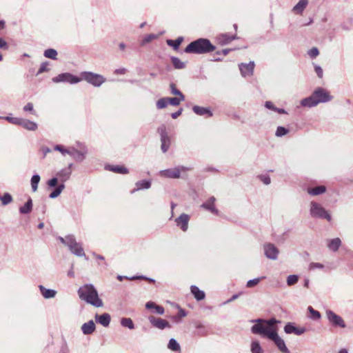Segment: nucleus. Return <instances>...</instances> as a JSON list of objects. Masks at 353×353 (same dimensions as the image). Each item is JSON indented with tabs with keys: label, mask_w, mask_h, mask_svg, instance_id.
I'll list each match as a JSON object with an SVG mask.
<instances>
[{
	"label": "nucleus",
	"mask_w": 353,
	"mask_h": 353,
	"mask_svg": "<svg viewBox=\"0 0 353 353\" xmlns=\"http://www.w3.org/2000/svg\"><path fill=\"white\" fill-rule=\"evenodd\" d=\"M168 104V97L161 98L156 103L157 109H163L167 107Z\"/></svg>",
	"instance_id": "de8ad7c7"
},
{
	"label": "nucleus",
	"mask_w": 353,
	"mask_h": 353,
	"mask_svg": "<svg viewBox=\"0 0 353 353\" xmlns=\"http://www.w3.org/2000/svg\"><path fill=\"white\" fill-rule=\"evenodd\" d=\"M48 62H43L40 65V68L37 73V75H39L44 72H46L48 70Z\"/></svg>",
	"instance_id": "338daca9"
},
{
	"label": "nucleus",
	"mask_w": 353,
	"mask_h": 353,
	"mask_svg": "<svg viewBox=\"0 0 353 353\" xmlns=\"http://www.w3.org/2000/svg\"><path fill=\"white\" fill-rule=\"evenodd\" d=\"M299 281V276L296 274H291L287 277V285L292 286L295 285Z\"/></svg>",
	"instance_id": "09e8293b"
},
{
	"label": "nucleus",
	"mask_w": 353,
	"mask_h": 353,
	"mask_svg": "<svg viewBox=\"0 0 353 353\" xmlns=\"http://www.w3.org/2000/svg\"><path fill=\"white\" fill-rule=\"evenodd\" d=\"M136 188L132 191V193H134L136 191H139L143 189L148 190L151 187V181L150 180H141L138 181L135 183Z\"/></svg>",
	"instance_id": "c756f323"
},
{
	"label": "nucleus",
	"mask_w": 353,
	"mask_h": 353,
	"mask_svg": "<svg viewBox=\"0 0 353 353\" xmlns=\"http://www.w3.org/2000/svg\"><path fill=\"white\" fill-rule=\"evenodd\" d=\"M23 110L24 112H30L32 114H35L33 104L30 102L24 105Z\"/></svg>",
	"instance_id": "680f3d73"
},
{
	"label": "nucleus",
	"mask_w": 353,
	"mask_h": 353,
	"mask_svg": "<svg viewBox=\"0 0 353 353\" xmlns=\"http://www.w3.org/2000/svg\"><path fill=\"white\" fill-rule=\"evenodd\" d=\"M126 279H129V280H135V279H145V280H147L150 283H154L155 282V280L154 279H152V278H148L147 276H133L132 277H125Z\"/></svg>",
	"instance_id": "bf43d9fd"
},
{
	"label": "nucleus",
	"mask_w": 353,
	"mask_h": 353,
	"mask_svg": "<svg viewBox=\"0 0 353 353\" xmlns=\"http://www.w3.org/2000/svg\"><path fill=\"white\" fill-rule=\"evenodd\" d=\"M265 276L254 278L253 279H250L247 281L246 287L247 288H253L255 285H258L261 280L265 279Z\"/></svg>",
	"instance_id": "3c124183"
},
{
	"label": "nucleus",
	"mask_w": 353,
	"mask_h": 353,
	"mask_svg": "<svg viewBox=\"0 0 353 353\" xmlns=\"http://www.w3.org/2000/svg\"><path fill=\"white\" fill-rule=\"evenodd\" d=\"M168 103H170V105H174V106H177L180 104V103L181 101H183L185 100V97H183V98H182V99H181V97H172V98L168 97Z\"/></svg>",
	"instance_id": "49530a36"
},
{
	"label": "nucleus",
	"mask_w": 353,
	"mask_h": 353,
	"mask_svg": "<svg viewBox=\"0 0 353 353\" xmlns=\"http://www.w3.org/2000/svg\"><path fill=\"white\" fill-rule=\"evenodd\" d=\"M314 71L316 73L319 78L321 79L323 76V71L322 68L316 64H314Z\"/></svg>",
	"instance_id": "e2e57ef3"
},
{
	"label": "nucleus",
	"mask_w": 353,
	"mask_h": 353,
	"mask_svg": "<svg viewBox=\"0 0 353 353\" xmlns=\"http://www.w3.org/2000/svg\"><path fill=\"white\" fill-rule=\"evenodd\" d=\"M73 163H70L68 167L64 168L57 172L56 175L59 178L61 183H63L70 179L72 174V168Z\"/></svg>",
	"instance_id": "dca6fc26"
},
{
	"label": "nucleus",
	"mask_w": 353,
	"mask_h": 353,
	"mask_svg": "<svg viewBox=\"0 0 353 353\" xmlns=\"http://www.w3.org/2000/svg\"><path fill=\"white\" fill-rule=\"evenodd\" d=\"M251 352L252 353H263V350L259 341H254L251 343Z\"/></svg>",
	"instance_id": "a18cd8bd"
},
{
	"label": "nucleus",
	"mask_w": 353,
	"mask_h": 353,
	"mask_svg": "<svg viewBox=\"0 0 353 353\" xmlns=\"http://www.w3.org/2000/svg\"><path fill=\"white\" fill-rule=\"evenodd\" d=\"M215 47L208 39H199L187 46L184 51L186 53L205 54L213 51Z\"/></svg>",
	"instance_id": "7ed1b4c3"
},
{
	"label": "nucleus",
	"mask_w": 353,
	"mask_h": 353,
	"mask_svg": "<svg viewBox=\"0 0 353 353\" xmlns=\"http://www.w3.org/2000/svg\"><path fill=\"white\" fill-rule=\"evenodd\" d=\"M259 177L265 185H269L271 183L270 177L268 174H261Z\"/></svg>",
	"instance_id": "0e129e2a"
},
{
	"label": "nucleus",
	"mask_w": 353,
	"mask_h": 353,
	"mask_svg": "<svg viewBox=\"0 0 353 353\" xmlns=\"http://www.w3.org/2000/svg\"><path fill=\"white\" fill-rule=\"evenodd\" d=\"M68 248L72 254L78 257H84L86 261L88 260V258L85 254L81 243L77 242L74 236H73L70 240Z\"/></svg>",
	"instance_id": "6e6552de"
},
{
	"label": "nucleus",
	"mask_w": 353,
	"mask_h": 353,
	"mask_svg": "<svg viewBox=\"0 0 353 353\" xmlns=\"http://www.w3.org/2000/svg\"><path fill=\"white\" fill-rule=\"evenodd\" d=\"M65 184L59 183L55 189L49 194V198L55 199L58 197L65 189Z\"/></svg>",
	"instance_id": "72a5a7b5"
},
{
	"label": "nucleus",
	"mask_w": 353,
	"mask_h": 353,
	"mask_svg": "<svg viewBox=\"0 0 353 353\" xmlns=\"http://www.w3.org/2000/svg\"><path fill=\"white\" fill-rule=\"evenodd\" d=\"M54 83H68L70 84H76L81 81L80 77L75 76L70 72H64L58 74L52 78Z\"/></svg>",
	"instance_id": "0eeeda50"
},
{
	"label": "nucleus",
	"mask_w": 353,
	"mask_h": 353,
	"mask_svg": "<svg viewBox=\"0 0 353 353\" xmlns=\"http://www.w3.org/2000/svg\"><path fill=\"white\" fill-rule=\"evenodd\" d=\"M307 192L312 196H317L326 192V188L324 185H319L315 188H307Z\"/></svg>",
	"instance_id": "2f4dec72"
},
{
	"label": "nucleus",
	"mask_w": 353,
	"mask_h": 353,
	"mask_svg": "<svg viewBox=\"0 0 353 353\" xmlns=\"http://www.w3.org/2000/svg\"><path fill=\"white\" fill-rule=\"evenodd\" d=\"M307 310L310 314V318L311 319L316 321L321 318V313L319 311L314 310L312 306H309L307 307Z\"/></svg>",
	"instance_id": "a19ab883"
},
{
	"label": "nucleus",
	"mask_w": 353,
	"mask_h": 353,
	"mask_svg": "<svg viewBox=\"0 0 353 353\" xmlns=\"http://www.w3.org/2000/svg\"><path fill=\"white\" fill-rule=\"evenodd\" d=\"M312 94H314L316 101H318V104L330 101L333 98L326 89L321 87L316 88Z\"/></svg>",
	"instance_id": "f8f14e48"
},
{
	"label": "nucleus",
	"mask_w": 353,
	"mask_h": 353,
	"mask_svg": "<svg viewBox=\"0 0 353 353\" xmlns=\"http://www.w3.org/2000/svg\"><path fill=\"white\" fill-rule=\"evenodd\" d=\"M264 255L270 260H277L279 254V248L272 243H265L263 245Z\"/></svg>",
	"instance_id": "9b49d317"
},
{
	"label": "nucleus",
	"mask_w": 353,
	"mask_h": 353,
	"mask_svg": "<svg viewBox=\"0 0 353 353\" xmlns=\"http://www.w3.org/2000/svg\"><path fill=\"white\" fill-rule=\"evenodd\" d=\"M171 61L175 69H183L185 68V63L181 61L178 57H172Z\"/></svg>",
	"instance_id": "58836bf2"
},
{
	"label": "nucleus",
	"mask_w": 353,
	"mask_h": 353,
	"mask_svg": "<svg viewBox=\"0 0 353 353\" xmlns=\"http://www.w3.org/2000/svg\"><path fill=\"white\" fill-rule=\"evenodd\" d=\"M252 322H255L256 323L252 326L251 332L254 334H259L262 337L266 336L265 333L267 332H277V327L275 325L281 323L280 321L274 318L270 319H257L252 320Z\"/></svg>",
	"instance_id": "f03ea898"
},
{
	"label": "nucleus",
	"mask_w": 353,
	"mask_h": 353,
	"mask_svg": "<svg viewBox=\"0 0 353 353\" xmlns=\"http://www.w3.org/2000/svg\"><path fill=\"white\" fill-rule=\"evenodd\" d=\"M148 320L151 325L159 330H164L165 328H171V325L170 323L163 319L157 318L154 316H150L148 317Z\"/></svg>",
	"instance_id": "2eb2a0df"
},
{
	"label": "nucleus",
	"mask_w": 353,
	"mask_h": 353,
	"mask_svg": "<svg viewBox=\"0 0 353 353\" xmlns=\"http://www.w3.org/2000/svg\"><path fill=\"white\" fill-rule=\"evenodd\" d=\"M88 149L84 145H81V150H78L74 147H70V156H71L77 162H82L86 157Z\"/></svg>",
	"instance_id": "ddd939ff"
},
{
	"label": "nucleus",
	"mask_w": 353,
	"mask_h": 353,
	"mask_svg": "<svg viewBox=\"0 0 353 353\" xmlns=\"http://www.w3.org/2000/svg\"><path fill=\"white\" fill-rule=\"evenodd\" d=\"M325 315L327 321L332 326L340 328H345L346 327L343 318L332 310H327L325 311Z\"/></svg>",
	"instance_id": "9d476101"
},
{
	"label": "nucleus",
	"mask_w": 353,
	"mask_h": 353,
	"mask_svg": "<svg viewBox=\"0 0 353 353\" xmlns=\"http://www.w3.org/2000/svg\"><path fill=\"white\" fill-rule=\"evenodd\" d=\"M39 288L42 296L46 299H52L55 297L57 294L56 290L52 289H48L42 285H39Z\"/></svg>",
	"instance_id": "393cba45"
},
{
	"label": "nucleus",
	"mask_w": 353,
	"mask_h": 353,
	"mask_svg": "<svg viewBox=\"0 0 353 353\" xmlns=\"http://www.w3.org/2000/svg\"><path fill=\"white\" fill-rule=\"evenodd\" d=\"M290 130L288 128L283 126H278L275 132V136L276 137H282L288 134Z\"/></svg>",
	"instance_id": "79ce46f5"
},
{
	"label": "nucleus",
	"mask_w": 353,
	"mask_h": 353,
	"mask_svg": "<svg viewBox=\"0 0 353 353\" xmlns=\"http://www.w3.org/2000/svg\"><path fill=\"white\" fill-rule=\"evenodd\" d=\"M187 316V312L185 310L179 308V312L176 315L172 316V319L176 323L181 322V319Z\"/></svg>",
	"instance_id": "37998d69"
},
{
	"label": "nucleus",
	"mask_w": 353,
	"mask_h": 353,
	"mask_svg": "<svg viewBox=\"0 0 353 353\" xmlns=\"http://www.w3.org/2000/svg\"><path fill=\"white\" fill-rule=\"evenodd\" d=\"M189 170L190 168L188 167L179 165L173 168L162 170L159 171V175L168 179H179L181 172H185Z\"/></svg>",
	"instance_id": "423d86ee"
},
{
	"label": "nucleus",
	"mask_w": 353,
	"mask_h": 353,
	"mask_svg": "<svg viewBox=\"0 0 353 353\" xmlns=\"http://www.w3.org/2000/svg\"><path fill=\"white\" fill-rule=\"evenodd\" d=\"M310 214L314 219H324L332 221L330 214L319 203L311 201L310 203Z\"/></svg>",
	"instance_id": "20e7f679"
},
{
	"label": "nucleus",
	"mask_w": 353,
	"mask_h": 353,
	"mask_svg": "<svg viewBox=\"0 0 353 353\" xmlns=\"http://www.w3.org/2000/svg\"><path fill=\"white\" fill-rule=\"evenodd\" d=\"M29 131H35L38 128L37 123L27 119L20 118L19 125Z\"/></svg>",
	"instance_id": "6ab92c4d"
},
{
	"label": "nucleus",
	"mask_w": 353,
	"mask_h": 353,
	"mask_svg": "<svg viewBox=\"0 0 353 353\" xmlns=\"http://www.w3.org/2000/svg\"><path fill=\"white\" fill-rule=\"evenodd\" d=\"M44 56L53 60L57 59V52L54 49L49 48L44 51Z\"/></svg>",
	"instance_id": "c03bdc74"
},
{
	"label": "nucleus",
	"mask_w": 353,
	"mask_h": 353,
	"mask_svg": "<svg viewBox=\"0 0 353 353\" xmlns=\"http://www.w3.org/2000/svg\"><path fill=\"white\" fill-rule=\"evenodd\" d=\"M319 51L316 48H312V49H310L308 51V54L312 58H315L316 57H317L319 55Z\"/></svg>",
	"instance_id": "774afa93"
},
{
	"label": "nucleus",
	"mask_w": 353,
	"mask_h": 353,
	"mask_svg": "<svg viewBox=\"0 0 353 353\" xmlns=\"http://www.w3.org/2000/svg\"><path fill=\"white\" fill-rule=\"evenodd\" d=\"M236 39V35H230L228 33L220 34L216 37V41L221 46L227 45Z\"/></svg>",
	"instance_id": "aec40b11"
},
{
	"label": "nucleus",
	"mask_w": 353,
	"mask_h": 353,
	"mask_svg": "<svg viewBox=\"0 0 353 353\" xmlns=\"http://www.w3.org/2000/svg\"><path fill=\"white\" fill-rule=\"evenodd\" d=\"M80 76L81 81L84 80L94 87H100L105 82V78L103 75L92 72H81Z\"/></svg>",
	"instance_id": "39448f33"
},
{
	"label": "nucleus",
	"mask_w": 353,
	"mask_h": 353,
	"mask_svg": "<svg viewBox=\"0 0 353 353\" xmlns=\"http://www.w3.org/2000/svg\"><path fill=\"white\" fill-rule=\"evenodd\" d=\"M216 199L214 196H211L206 202L203 203L201 207L210 211V212L218 214L219 210L214 206Z\"/></svg>",
	"instance_id": "412c9836"
},
{
	"label": "nucleus",
	"mask_w": 353,
	"mask_h": 353,
	"mask_svg": "<svg viewBox=\"0 0 353 353\" xmlns=\"http://www.w3.org/2000/svg\"><path fill=\"white\" fill-rule=\"evenodd\" d=\"M121 325L129 330H134L135 327L133 321L130 318H122L121 319Z\"/></svg>",
	"instance_id": "4c0bfd02"
},
{
	"label": "nucleus",
	"mask_w": 353,
	"mask_h": 353,
	"mask_svg": "<svg viewBox=\"0 0 353 353\" xmlns=\"http://www.w3.org/2000/svg\"><path fill=\"white\" fill-rule=\"evenodd\" d=\"M308 268L310 270H314L315 269L323 270L324 265L321 263L312 262L309 264Z\"/></svg>",
	"instance_id": "13d9d810"
},
{
	"label": "nucleus",
	"mask_w": 353,
	"mask_h": 353,
	"mask_svg": "<svg viewBox=\"0 0 353 353\" xmlns=\"http://www.w3.org/2000/svg\"><path fill=\"white\" fill-rule=\"evenodd\" d=\"M58 180H59V178L57 176V177H53V178H52V179H50V180L48 181L47 185L50 188L56 187L57 185V183H58Z\"/></svg>",
	"instance_id": "69168bd1"
},
{
	"label": "nucleus",
	"mask_w": 353,
	"mask_h": 353,
	"mask_svg": "<svg viewBox=\"0 0 353 353\" xmlns=\"http://www.w3.org/2000/svg\"><path fill=\"white\" fill-rule=\"evenodd\" d=\"M168 348L174 352H180L181 351V346H180L179 343L176 341V339H174L173 338L170 339L168 344Z\"/></svg>",
	"instance_id": "c9c22d12"
},
{
	"label": "nucleus",
	"mask_w": 353,
	"mask_h": 353,
	"mask_svg": "<svg viewBox=\"0 0 353 353\" xmlns=\"http://www.w3.org/2000/svg\"><path fill=\"white\" fill-rule=\"evenodd\" d=\"M32 210V201L31 198H29L27 202L24 204L23 206L19 208V212L21 214H28Z\"/></svg>",
	"instance_id": "473e14b6"
},
{
	"label": "nucleus",
	"mask_w": 353,
	"mask_h": 353,
	"mask_svg": "<svg viewBox=\"0 0 353 353\" xmlns=\"http://www.w3.org/2000/svg\"><path fill=\"white\" fill-rule=\"evenodd\" d=\"M81 300L84 301L94 307H100L103 305V301L99 297L98 292L92 284H85L77 291Z\"/></svg>",
	"instance_id": "f257e3e1"
},
{
	"label": "nucleus",
	"mask_w": 353,
	"mask_h": 353,
	"mask_svg": "<svg viewBox=\"0 0 353 353\" xmlns=\"http://www.w3.org/2000/svg\"><path fill=\"white\" fill-rule=\"evenodd\" d=\"M189 220V215L186 214H181L178 218L175 219V222L178 227H179L183 232H185L188 228Z\"/></svg>",
	"instance_id": "a211bd4d"
},
{
	"label": "nucleus",
	"mask_w": 353,
	"mask_h": 353,
	"mask_svg": "<svg viewBox=\"0 0 353 353\" xmlns=\"http://www.w3.org/2000/svg\"><path fill=\"white\" fill-rule=\"evenodd\" d=\"M41 177L39 174H34L30 180L31 188L33 192H36L38 189V185L40 181Z\"/></svg>",
	"instance_id": "ea45409f"
},
{
	"label": "nucleus",
	"mask_w": 353,
	"mask_h": 353,
	"mask_svg": "<svg viewBox=\"0 0 353 353\" xmlns=\"http://www.w3.org/2000/svg\"><path fill=\"white\" fill-rule=\"evenodd\" d=\"M161 149L163 153H165L170 148L171 141L170 137L161 138Z\"/></svg>",
	"instance_id": "f704fd0d"
},
{
	"label": "nucleus",
	"mask_w": 353,
	"mask_h": 353,
	"mask_svg": "<svg viewBox=\"0 0 353 353\" xmlns=\"http://www.w3.org/2000/svg\"><path fill=\"white\" fill-rule=\"evenodd\" d=\"M0 201L3 205H6L12 202V197L10 194L6 192L3 196H1Z\"/></svg>",
	"instance_id": "8fccbe9b"
},
{
	"label": "nucleus",
	"mask_w": 353,
	"mask_h": 353,
	"mask_svg": "<svg viewBox=\"0 0 353 353\" xmlns=\"http://www.w3.org/2000/svg\"><path fill=\"white\" fill-rule=\"evenodd\" d=\"M170 92L172 94L174 95H176L177 97H181V99L183 98V97H185L183 95V94L176 88L175 84L174 83H171L170 85Z\"/></svg>",
	"instance_id": "5fc2aeb1"
},
{
	"label": "nucleus",
	"mask_w": 353,
	"mask_h": 353,
	"mask_svg": "<svg viewBox=\"0 0 353 353\" xmlns=\"http://www.w3.org/2000/svg\"><path fill=\"white\" fill-rule=\"evenodd\" d=\"M305 331L306 329L305 327H297L295 326V324L294 323H288L284 326V332L288 334H294L296 335L299 336L305 333Z\"/></svg>",
	"instance_id": "f3484780"
},
{
	"label": "nucleus",
	"mask_w": 353,
	"mask_h": 353,
	"mask_svg": "<svg viewBox=\"0 0 353 353\" xmlns=\"http://www.w3.org/2000/svg\"><path fill=\"white\" fill-rule=\"evenodd\" d=\"M183 40V38L182 37H179L175 40L168 39L167 40V44L169 46H172L174 50H176L179 49V46L181 45Z\"/></svg>",
	"instance_id": "e433bc0d"
},
{
	"label": "nucleus",
	"mask_w": 353,
	"mask_h": 353,
	"mask_svg": "<svg viewBox=\"0 0 353 353\" xmlns=\"http://www.w3.org/2000/svg\"><path fill=\"white\" fill-rule=\"evenodd\" d=\"M0 119H5L6 121H8L9 123L14 125H19L20 117H12L10 116L6 117H1Z\"/></svg>",
	"instance_id": "864d4df0"
},
{
	"label": "nucleus",
	"mask_w": 353,
	"mask_h": 353,
	"mask_svg": "<svg viewBox=\"0 0 353 353\" xmlns=\"http://www.w3.org/2000/svg\"><path fill=\"white\" fill-rule=\"evenodd\" d=\"M341 245V240L338 237L327 241V247L330 251L336 252Z\"/></svg>",
	"instance_id": "b1692460"
},
{
	"label": "nucleus",
	"mask_w": 353,
	"mask_h": 353,
	"mask_svg": "<svg viewBox=\"0 0 353 353\" xmlns=\"http://www.w3.org/2000/svg\"><path fill=\"white\" fill-rule=\"evenodd\" d=\"M308 4L307 0H299V2L293 7L292 11L296 14H301Z\"/></svg>",
	"instance_id": "7c9ffc66"
},
{
	"label": "nucleus",
	"mask_w": 353,
	"mask_h": 353,
	"mask_svg": "<svg viewBox=\"0 0 353 353\" xmlns=\"http://www.w3.org/2000/svg\"><path fill=\"white\" fill-rule=\"evenodd\" d=\"M73 236L74 235H72V234H69V235L65 236V237L59 236L58 239L59 240V241L61 243H63L64 245L68 247V245Z\"/></svg>",
	"instance_id": "4d7b16f0"
},
{
	"label": "nucleus",
	"mask_w": 353,
	"mask_h": 353,
	"mask_svg": "<svg viewBox=\"0 0 353 353\" xmlns=\"http://www.w3.org/2000/svg\"><path fill=\"white\" fill-rule=\"evenodd\" d=\"M96 328L95 324L92 320H90L85 323H83L81 326V330L83 334L88 335L91 334L94 332Z\"/></svg>",
	"instance_id": "a878e982"
},
{
	"label": "nucleus",
	"mask_w": 353,
	"mask_h": 353,
	"mask_svg": "<svg viewBox=\"0 0 353 353\" xmlns=\"http://www.w3.org/2000/svg\"><path fill=\"white\" fill-rule=\"evenodd\" d=\"M157 38V36L154 34H150L146 35L142 40L141 45L145 46L146 43L150 42L152 40Z\"/></svg>",
	"instance_id": "6e6d98bb"
},
{
	"label": "nucleus",
	"mask_w": 353,
	"mask_h": 353,
	"mask_svg": "<svg viewBox=\"0 0 353 353\" xmlns=\"http://www.w3.org/2000/svg\"><path fill=\"white\" fill-rule=\"evenodd\" d=\"M301 105L303 107L312 108V107H315L318 105V101H316V99L314 97V94H312L311 96H310L309 97L303 99L301 101Z\"/></svg>",
	"instance_id": "bb28decb"
},
{
	"label": "nucleus",
	"mask_w": 353,
	"mask_h": 353,
	"mask_svg": "<svg viewBox=\"0 0 353 353\" xmlns=\"http://www.w3.org/2000/svg\"><path fill=\"white\" fill-rule=\"evenodd\" d=\"M158 133L160 134V137H168V134L166 132V127L165 125H161L157 129Z\"/></svg>",
	"instance_id": "052dcab7"
},
{
	"label": "nucleus",
	"mask_w": 353,
	"mask_h": 353,
	"mask_svg": "<svg viewBox=\"0 0 353 353\" xmlns=\"http://www.w3.org/2000/svg\"><path fill=\"white\" fill-rule=\"evenodd\" d=\"M95 321L103 327H108L110 325L111 316L108 313H103L101 315L97 314L95 316Z\"/></svg>",
	"instance_id": "5701e85b"
},
{
	"label": "nucleus",
	"mask_w": 353,
	"mask_h": 353,
	"mask_svg": "<svg viewBox=\"0 0 353 353\" xmlns=\"http://www.w3.org/2000/svg\"><path fill=\"white\" fill-rule=\"evenodd\" d=\"M191 293L194 295V298L196 301L203 300L205 297V292L203 290H201L196 285H191L190 287Z\"/></svg>",
	"instance_id": "c85d7f7f"
},
{
	"label": "nucleus",
	"mask_w": 353,
	"mask_h": 353,
	"mask_svg": "<svg viewBox=\"0 0 353 353\" xmlns=\"http://www.w3.org/2000/svg\"><path fill=\"white\" fill-rule=\"evenodd\" d=\"M54 150L60 152L62 155L65 156L66 154L70 155V148L66 149L61 145H56L54 148Z\"/></svg>",
	"instance_id": "603ef678"
},
{
	"label": "nucleus",
	"mask_w": 353,
	"mask_h": 353,
	"mask_svg": "<svg viewBox=\"0 0 353 353\" xmlns=\"http://www.w3.org/2000/svg\"><path fill=\"white\" fill-rule=\"evenodd\" d=\"M265 334V337L272 340L281 352L283 353H290L288 348L286 347L285 341L279 336L277 332H267Z\"/></svg>",
	"instance_id": "1a4fd4ad"
},
{
	"label": "nucleus",
	"mask_w": 353,
	"mask_h": 353,
	"mask_svg": "<svg viewBox=\"0 0 353 353\" xmlns=\"http://www.w3.org/2000/svg\"><path fill=\"white\" fill-rule=\"evenodd\" d=\"M193 112L199 116L212 117L213 114L210 108H205L199 105H194L192 108Z\"/></svg>",
	"instance_id": "4be33fe9"
},
{
	"label": "nucleus",
	"mask_w": 353,
	"mask_h": 353,
	"mask_svg": "<svg viewBox=\"0 0 353 353\" xmlns=\"http://www.w3.org/2000/svg\"><path fill=\"white\" fill-rule=\"evenodd\" d=\"M105 169L107 170L113 172L114 173H119V174H126L129 173L128 169L123 165H108L105 166Z\"/></svg>",
	"instance_id": "cd10ccee"
},
{
	"label": "nucleus",
	"mask_w": 353,
	"mask_h": 353,
	"mask_svg": "<svg viewBox=\"0 0 353 353\" xmlns=\"http://www.w3.org/2000/svg\"><path fill=\"white\" fill-rule=\"evenodd\" d=\"M255 67L254 61H250L248 63H241L239 68L243 77H252Z\"/></svg>",
	"instance_id": "4468645a"
}]
</instances>
